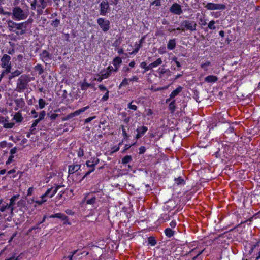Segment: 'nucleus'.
<instances>
[{
    "instance_id": "nucleus-1",
    "label": "nucleus",
    "mask_w": 260,
    "mask_h": 260,
    "mask_svg": "<svg viewBox=\"0 0 260 260\" xmlns=\"http://www.w3.org/2000/svg\"><path fill=\"white\" fill-rule=\"evenodd\" d=\"M51 2V0H33L30 4L31 9L36 10L37 15H41L43 13V10Z\"/></svg>"
},
{
    "instance_id": "nucleus-2",
    "label": "nucleus",
    "mask_w": 260,
    "mask_h": 260,
    "mask_svg": "<svg viewBox=\"0 0 260 260\" xmlns=\"http://www.w3.org/2000/svg\"><path fill=\"white\" fill-rule=\"evenodd\" d=\"M30 81L29 77L26 75H21L18 79L15 90L18 92H23L27 88L28 82Z\"/></svg>"
},
{
    "instance_id": "nucleus-3",
    "label": "nucleus",
    "mask_w": 260,
    "mask_h": 260,
    "mask_svg": "<svg viewBox=\"0 0 260 260\" xmlns=\"http://www.w3.org/2000/svg\"><path fill=\"white\" fill-rule=\"evenodd\" d=\"M197 23L193 21L183 20L181 22L180 27L177 28V30L185 31L186 30L194 31L197 30Z\"/></svg>"
},
{
    "instance_id": "nucleus-4",
    "label": "nucleus",
    "mask_w": 260,
    "mask_h": 260,
    "mask_svg": "<svg viewBox=\"0 0 260 260\" xmlns=\"http://www.w3.org/2000/svg\"><path fill=\"white\" fill-rule=\"evenodd\" d=\"M12 15L15 20H22L28 17V13L24 11L20 7L17 6L13 8Z\"/></svg>"
},
{
    "instance_id": "nucleus-5",
    "label": "nucleus",
    "mask_w": 260,
    "mask_h": 260,
    "mask_svg": "<svg viewBox=\"0 0 260 260\" xmlns=\"http://www.w3.org/2000/svg\"><path fill=\"white\" fill-rule=\"evenodd\" d=\"M97 23L104 32H107L110 29V22L108 20H105L100 18L97 20Z\"/></svg>"
},
{
    "instance_id": "nucleus-6",
    "label": "nucleus",
    "mask_w": 260,
    "mask_h": 260,
    "mask_svg": "<svg viewBox=\"0 0 260 260\" xmlns=\"http://www.w3.org/2000/svg\"><path fill=\"white\" fill-rule=\"evenodd\" d=\"M205 7L208 10H224L226 6L225 5L220 4H215L212 3H208Z\"/></svg>"
},
{
    "instance_id": "nucleus-7",
    "label": "nucleus",
    "mask_w": 260,
    "mask_h": 260,
    "mask_svg": "<svg viewBox=\"0 0 260 260\" xmlns=\"http://www.w3.org/2000/svg\"><path fill=\"white\" fill-rule=\"evenodd\" d=\"M159 71L157 72L159 75V78L164 80L167 79L169 76H170L172 72L169 69L159 68Z\"/></svg>"
},
{
    "instance_id": "nucleus-8",
    "label": "nucleus",
    "mask_w": 260,
    "mask_h": 260,
    "mask_svg": "<svg viewBox=\"0 0 260 260\" xmlns=\"http://www.w3.org/2000/svg\"><path fill=\"white\" fill-rule=\"evenodd\" d=\"M89 108V106H87L86 107H83V108H82L81 109H79L78 110H76L74 112L68 114V115H67V116H66L65 117H64L62 119V120L63 121L68 120L73 118V117H74L75 116L79 115L80 114H81V113L84 112L85 110H86L87 109H88Z\"/></svg>"
},
{
    "instance_id": "nucleus-9",
    "label": "nucleus",
    "mask_w": 260,
    "mask_h": 260,
    "mask_svg": "<svg viewBox=\"0 0 260 260\" xmlns=\"http://www.w3.org/2000/svg\"><path fill=\"white\" fill-rule=\"evenodd\" d=\"M28 21H25L20 23H18L15 29L18 30L19 31H16L17 35H23L26 32V25Z\"/></svg>"
},
{
    "instance_id": "nucleus-10",
    "label": "nucleus",
    "mask_w": 260,
    "mask_h": 260,
    "mask_svg": "<svg viewBox=\"0 0 260 260\" xmlns=\"http://www.w3.org/2000/svg\"><path fill=\"white\" fill-rule=\"evenodd\" d=\"M109 5L107 0L103 1L100 4V14L105 15L109 9Z\"/></svg>"
},
{
    "instance_id": "nucleus-11",
    "label": "nucleus",
    "mask_w": 260,
    "mask_h": 260,
    "mask_svg": "<svg viewBox=\"0 0 260 260\" xmlns=\"http://www.w3.org/2000/svg\"><path fill=\"white\" fill-rule=\"evenodd\" d=\"M50 218H57L61 219L64 221V224H70V222H69L68 217L65 214L61 213H58L50 216Z\"/></svg>"
},
{
    "instance_id": "nucleus-12",
    "label": "nucleus",
    "mask_w": 260,
    "mask_h": 260,
    "mask_svg": "<svg viewBox=\"0 0 260 260\" xmlns=\"http://www.w3.org/2000/svg\"><path fill=\"white\" fill-rule=\"evenodd\" d=\"M170 11L172 13L177 15H180L182 13L181 6L177 3L173 4L170 7Z\"/></svg>"
},
{
    "instance_id": "nucleus-13",
    "label": "nucleus",
    "mask_w": 260,
    "mask_h": 260,
    "mask_svg": "<svg viewBox=\"0 0 260 260\" xmlns=\"http://www.w3.org/2000/svg\"><path fill=\"white\" fill-rule=\"evenodd\" d=\"M11 57L7 54H4L1 58V66L3 68L8 67L11 65Z\"/></svg>"
},
{
    "instance_id": "nucleus-14",
    "label": "nucleus",
    "mask_w": 260,
    "mask_h": 260,
    "mask_svg": "<svg viewBox=\"0 0 260 260\" xmlns=\"http://www.w3.org/2000/svg\"><path fill=\"white\" fill-rule=\"evenodd\" d=\"M40 58L44 62L50 60L51 59V54H50L47 50H43L40 54Z\"/></svg>"
},
{
    "instance_id": "nucleus-15",
    "label": "nucleus",
    "mask_w": 260,
    "mask_h": 260,
    "mask_svg": "<svg viewBox=\"0 0 260 260\" xmlns=\"http://www.w3.org/2000/svg\"><path fill=\"white\" fill-rule=\"evenodd\" d=\"M86 164L87 167L92 168V169L87 171V172L83 177L82 180L84 179L87 175L90 174L92 172H93L94 170V167L95 166V164H94V160H93L92 161L87 160L86 162Z\"/></svg>"
},
{
    "instance_id": "nucleus-16",
    "label": "nucleus",
    "mask_w": 260,
    "mask_h": 260,
    "mask_svg": "<svg viewBox=\"0 0 260 260\" xmlns=\"http://www.w3.org/2000/svg\"><path fill=\"white\" fill-rule=\"evenodd\" d=\"M81 165H72L69 166L68 173L69 174H72L80 169Z\"/></svg>"
},
{
    "instance_id": "nucleus-17",
    "label": "nucleus",
    "mask_w": 260,
    "mask_h": 260,
    "mask_svg": "<svg viewBox=\"0 0 260 260\" xmlns=\"http://www.w3.org/2000/svg\"><path fill=\"white\" fill-rule=\"evenodd\" d=\"M15 103L17 106V108H15L17 110L18 108H22L25 105V102L23 98H19L14 100Z\"/></svg>"
},
{
    "instance_id": "nucleus-18",
    "label": "nucleus",
    "mask_w": 260,
    "mask_h": 260,
    "mask_svg": "<svg viewBox=\"0 0 260 260\" xmlns=\"http://www.w3.org/2000/svg\"><path fill=\"white\" fill-rule=\"evenodd\" d=\"M7 22L9 30L11 31L16 32V30L14 29L16 28L18 23H16L12 20H8Z\"/></svg>"
},
{
    "instance_id": "nucleus-19",
    "label": "nucleus",
    "mask_w": 260,
    "mask_h": 260,
    "mask_svg": "<svg viewBox=\"0 0 260 260\" xmlns=\"http://www.w3.org/2000/svg\"><path fill=\"white\" fill-rule=\"evenodd\" d=\"M217 80V77L214 75H209L205 78V81L208 83H214Z\"/></svg>"
},
{
    "instance_id": "nucleus-20",
    "label": "nucleus",
    "mask_w": 260,
    "mask_h": 260,
    "mask_svg": "<svg viewBox=\"0 0 260 260\" xmlns=\"http://www.w3.org/2000/svg\"><path fill=\"white\" fill-rule=\"evenodd\" d=\"M121 62V58L119 57H117L114 59L113 64L115 68V69L114 70L115 71H117L118 68V66Z\"/></svg>"
},
{
    "instance_id": "nucleus-21",
    "label": "nucleus",
    "mask_w": 260,
    "mask_h": 260,
    "mask_svg": "<svg viewBox=\"0 0 260 260\" xmlns=\"http://www.w3.org/2000/svg\"><path fill=\"white\" fill-rule=\"evenodd\" d=\"M182 90V87L179 86L175 90H173L170 95V99H173L177 96Z\"/></svg>"
},
{
    "instance_id": "nucleus-22",
    "label": "nucleus",
    "mask_w": 260,
    "mask_h": 260,
    "mask_svg": "<svg viewBox=\"0 0 260 260\" xmlns=\"http://www.w3.org/2000/svg\"><path fill=\"white\" fill-rule=\"evenodd\" d=\"M13 119L17 122H21L23 120V118L20 112L19 111L15 113V114L14 116Z\"/></svg>"
},
{
    "instance_id": "nucleus-23",
    "label": "nucleus",
    "mask_w": 260,
    "mask_h": 260,
    "mask_svg": "<svg viewBox=\"0 0 260 260\" xmlns=\"http://www.w3.org/2000/svg\"><path fill=\"white\" fill-rule=\"evenodd\" d=\"M176 42L175 39L170 40L167 44V48L169 50H173L175 48Z\"/></svg>"
},
{
    "instance_id": "nucleus-24",
    "label": "nucleus",
    "mask_w": 260,
    "mask_h": 260,
    "mask_svg": "<svg viewBox=\"0 0 260 260\" xmlns=\"http://www.w3.org/2000/svg\"><path fill=\"white\" fill-rule=\"evenodd\" d=\"M19 197V195H15L13 196L10 199V203L9 204V207L13 206L15 204V201L18 199Z\"/></svg>"
},
{
    "instance_id": "nucleus-25",
    "label": "nucleus",
    "mask_w": 260,
    "mask_h": 260,
    "mask_svg": "<svg viewBox=\"0 0 260 260\" xmlns=\"http://www.w3.org/2000/svg\"><path fill=\"white\" fill-rule=\"evenodd\" d=\"M169 109L171 111V113H173L176 109L175 100H173L169 105Z\"/></svg>"
},
{
    "instance_id": "nucleus-26",
    "label": "nucleus",
    "mask_w": 260,
    "mask_h": 260,
    "mask_svg": "<svg viewBox=\"0 0 260 260\" xmlns=\"http://www.w3.org/2000/svg\"><path fill=\"white\" fill-rule=\"evenodd\" d=\"M165 233L168 237L170 238L174 235V232L171 228H168L165 230Z\"/></svg>"
},
{
    "instance_id": "nucleus-27",
    "label": "nucleus",
    "mask_w": 260,
    "mask_h": 260,
    "mask_svg": "<svg viewBox=\"0 0 260 260\" xmlns=\"http://www.w3.org/2000/svg\"><path fill=\"white\" fill-rule=\"evenodd\" d=\"M132 160V156L130 155H126L122 159V164H126Z\"/></svg>"
},
{
    "instance_id": "nucleus-28",
    "label": "nucleus",
    "mask_w": 260,
    "mask_h": 260,
    "mask_svg": "<svg viewBox=\"0 0 260 260\" xmlns=\"http://www.w3.org/2000/svg\"><path fill=\"white\" fill-rule=\"evenodd\" d=\"M147 129L148 128L146 126H143L138 128L137 129V133H140L142 135H143L146 132Z\"/></svg>"
},
{
    "instance_id": "nucleus-29",
    "label": "nucleus",
    "mask_w": 260,
    "mask_h": 260,
    "mask_svg": "<svg viewBox=\"0 0 260 260\" xmlns=\"http://www.w3.org/2000/svg\"><path fill=\"white\" fill-rule=\"evenodd\" d=\"M34 69L36 71H38V73L39 75L42 74L44 72L43 67L40 64H37L35 67Z\"/></svg>"
},
{
    "instance_id": "nucleus-30",
    "label": "nucleus",
    "mask_w": 260,
    "mask_h": 260,
    "mask_svg": "<svg viewBox=\"0 0 260 260\" xmlns=\"http://www.w3.org/2000/svg\"><path fill=\"white\" fill-rule=\"evenodd\" d=\"M148 241V243L151 246H154L156 244V241L154 237H149Z\"/></svg>"
},
{
    "instance_id": "nucleus-31",
    "label": "nucleus",
    "mask_w": 260,
    "mask_h": 260,
    "mask_svg": "<svg viewBox=\"0 0 260 260\" xmlns=\"http://www.w3.org/2000/svg\"><path fill=\"white\" fill-rule=\"evenodd\" d=\"M91 86V84H89V83H88L86 82H84L82 85H81V88L82 90H87V89Z\"/></svg>"
},
{
    "instance_id": "nucleus-32",
    "label": "nucleus",
    "mask_w": 260,
    "mask_h": 260,
    "mask_svg": "<svg viewBox=\"0 0 260 260\" xmlns=\"http://www.w3.org/2000/svg\"><path fill=\"white\" fill-rule=\"evenodd\" d=\"M6 202L2 199L0 200V211L4 212L6 210Z\"/></svg>"
},
{
    "instance_id": "nucleus-33",
    "label": "nucleus",
    "mask_w": 260,
    "mask_h": 260,
    "mask_svg": "<svg viewBox=\"0 0 260 260\" xmlns=\"http://www.w3.org/2000/svg\"><path fill=\"white\" fill-rule=\"evenodd\" d=\"M162 63V61L160 58H158L156 61L152 62V65L154 68L158 66L159 65H160Z\"/></svg>"
},
{
    "instance_id": "nucleus-34",
    "label": "nucleus",
    "mask_w": 260,
    "mask_h": 260,
    "mask_svg": "<svg viewBox=\"0 0 260 260\" xmlns=\"http://www.w3.org/2000/svg\"><path fill=\"white\" fill-rule=\"evenodd\" d=\"M215 22L214 20L211 21L208 25V27L212 30H214L216 29V27L215 26Z\"/></svg>"
},
{
    "instance_id": "nucleus-35",
    "label": "nucleus",
    "mask_w": 260,
    "mask_h": 260,
    "mask_svg": "<svg viewBox=\"0 0 260 260\" xmlns=\"http://www.w3.org/2000/svg\"><path fill=\"white\" fill-rule=\"evenodd\" d=\"M45 101L43 99H40L39 100V106L40 109H43L45 106Z\"/></svg>"
},
{
    "instance_id": "nucleus-36",
    "label": "nucleus",
    "mask_w": 260,
    "mask_h": 260,
    "mask_svg": "<svg viewBox=\"0 0 260 260\" xmlns=\"http://www.w3.org/2000/svg\"><path fill=\"white\" fill-rule=\"evenodd\" d=\"M96 198L94 196L92 197L90 199H87L86 204H93L95 202Z\"/></svg>"
},
{
    "instance_id": "nucleus-37",
    "label": "nucleus",
    "mask_w": 260,
    "mask_h": 260,
    "mask_svg": "<svg viewBox=\"0 0 260 260\" xmlns=\"http://www.w3.org/2000/svg\"><path fill=\"white\" fill-rule=\"evenodd\" d=\"M21 74V72L19 70H16L11 73V75L10 77V79L18 76Z\"/></svg>"
},
{
    "instance_id": "nucleus-38",
    "label": "nucleus",
    "mask_w": 260,
    "mask_h": 260,
    "mask_svg": "<svg viewBox=\"0 0 260 260\" xmlns=\"http://www.w3.org/2000/svg\"><path fill=\"white\" fill-rule=\"evenodd\" d=\"M52 190V188L48 189V190L46 191V192L45 193V194L41 196V198L44 199V198L46 197H50V196L51 194V192Z\"/></svg>"
},
{
    "instance_id": "nucleus-39",
    "label": "nucleus",
    "mask_w": 260,
    "mask_h": 260,
    "mask_svg": "<svg viewBox=\"0 0 260 260\" xmlns=\"http://www.w3.org/2000/svg\"><path fill=\"white\" fill-rule=\"evenodd\" d=\"M128 81H129V79H127V78H124L122 80L121 83L120 84L119 88H120L121 87H122V86H125L127 85H128Z\"/></svg>"
},
{
    "instance_id": "nucleus-40",
    "label": "nucleus",
    "mask_w": 260,
    "mask_h": 260,
    "mask_svg": "<svg viewBox=\"0 0 260 260\" xmlns=\"http://www.w3.org/2000/svg\"><path fill=\"white\" fill-rule=\"evenodd\" d=\"M211 64L210 61H206L205 63L201 64V68L204 69L205 71H207V67Z\"/></svg>"
},
{
    "instance_id": "nucleus-41",
    "label": "nucleus",
    "mask_w": 260,
    "mask_h": 260,
    "mask_svg": "<svg viewBox=\"0 0 260 260\" xmlns=\"http://www.w3.org/2000/svg\"><path fill=\"white\" fill-rule=\"evenodd\" d=\"M62 186H63L57 185L55 188V189H54V190L52 192L50 196V198H52L57 192V190Z\"/></svg>"
},
{
    "instance_id": "nucleus-42",
    "label": "nucleus",
    "mask_w": 260,
    "mask_h": 260,
    "mask_svg": "<svg viewBox=\"0 0 260 260\" xmlns=\"http://www.w3.org/2000/svg\"><path fill=\"white\" fill-rule=\"evenodd\" d=\"M133 101H132L131 103H129L128 105V108L129 109L134 110H137V106L135 105H133Z\"/></svg>"
},
{
    "instance_id": "nucleus-43",
    "label": "nucleus",
    "mask_w": 260,
    "mask_h": 260,
    "mask_svg": "<svg viewBox=\"0 0 260 260\" xmlns=\"http://www.w3.org/2000/svg\"><path fill=\"white\" fill-rule=\"evenodd\" d=\"M60 23V20L58 19H56L54 21H53L52 23V25L54 27H57L59 25Z\"/></svg>"
},
{
    "instance_id": "nucleus-44",
    "label": "nucleus",
    "mask_w": 260,
    "mask_h": 260,
    "mask_svg": "<svg viewBox=\"0 0 260 260\" xmlns=\"http://www.w3.org/2000/svg\"><path fill=\"white\" fill-rule=\"evenodd\" d=\"M46 115V112L45 111H42L40 113V114H39V117L38 118V119L39 120H42V119H43L44 118V117Z\"/></svg>"
},
{
    "instance_id": "nucleus-45",
    "label": "nucleus",
    "mask_w": 260,
    "mask_h": 260,
    "mask_svg": "<svg viewBox=\"0 0 260 260\" xmlns=\"http://www.w3.org/2000/svg\"><path fill=\"white\" fill-rule=\"evenodd\" d=\"M176 181L177 185L182 184L184 183V179H182L181 177H179L178 178L176 179Z\"/></svg>"
},
{
    "instance_id": "nucleus-46",
    "label": "nucleus",
    "mask_w": 260,
    "mask_h": 260,
    "mask_svg": "<svg viewBox=\"0 0 260 260\" xmlns=\"http://www.w3.org/2000/svg\"><path fill=\"white\" fill-rule=\"evenodd\" d=\"M14 125V124L13 123H7L4 124V127L6 128H11Z\"/></svg>"
},
{
    "instance_id": "nucleus-47",
    "label": "nucleus",
    "mask_w": 260,
    "mask_h": 260,
    "mask_svg": "<svg viewBox=\"0 0 260 260\" xmlns=\"http://www.w3.org/2000/svg\"><path fill=\"white\" fill-rule=\"evenodd\" d=\"M47 115L50 116V118L51 120H55L56 118V117H57L58 116V114L55 113H52L50 115L49 113H48Z\"/></svg>"
},
{
    "instance_id": "nucleus-48",
    "label": "nucleus",
    "mask_w": 260,
    "mask_h": 260,
    "mask_svg": "<svg viewBox=\"0 0 260 260\" xmlns=\"http://www.w3.org/2000/svg\"><path fill=\"white\" fill-rule=\"evenodd\" d=\"M109 91H107L105 94L103 96L102 100L103 101H106L109 98Z\"/></svg>"
},
{
    "instance_id": "nucleus-49",
    "label": "nucleus",
    "mask_w": 260,
    "mask_h": 260,
    "mask_svg": "<svg viewBox=\"0 0 260 260\" xmlns=\"http://www.w3.org/2000/svg\"><path fill=\"white\" fill-rule=\"evenodd\" d=\"M121 129H122V131L123 136L125 138H127L128 137V135L126 133V131H125V129L124 128V126L123 125H121Z\"/></svg>"
},
{
    "instance_id": "nucleus-50",
    "label": "nucleus",
    "mask_w": 260,
    "mask_h": 260,
    "mask_svg": "<svg viewBox=\"0 0 260 260\" xmlns=\"http://www.w3.org/2000/svg\"><path fill=\"white\" fill-rule=\"evenodd\" d=\"M102 75L103 78L105 79L108 78L110 75V74L108 72V71H106L105 73H102Z\"/></svg>"
},
{
    "instance_id": "nucleus-51",
    "label": "nucleus",
    "mask_w": 260,
    "mask_h": 260,
    "mask_svg": "<svg viewBox=\"0 0 260 260\" xmlns=\"http://www.w3.org/2000/svg\"><path fill=\"white\" fill-rule=\"evenodd\" d=\"M14 156L13 155H11L9 156L8 160L6 162V164H10L11 162H12L13 161Z\"/></svg>"
},
{
    "instance_id": "nucleus-52",
    "label": "nucleus",
    "mask_w": 260,
    "mask_h": 260,
    "mask_svg": "<svg viewBox=\"0 0 260 260\" xmlns=\"http://www.w3.org/2000/svg\"><path fill=\"white\" fill-rule=\"evenodd\" d=\"M172 60L174 61L175 62V63H176V64L177 67H181V64L180 63V62L178 61H177V57H173L172 58Z\"/></svg>"
},
{
    "instance_id": "nucleus-53",
    "label": "nucleus",
    "mask_w": 260,
    "mask_h": 260,
    "mask_svg": "<svg viewBox=\"0 0 260 260\" xmlns=\"http://www.w3.org/2000/svg\"><path fill=\"white\" fill-rule=\"evenodd\" d=\"M95 116L90 117L85 120L84 123H87L95 118Z\"/></svg>"
},
{
    "instance_id": "nucleus-54",
    "label": "nucleus",
    "mask_w": 260,
    "mask_h": 260,
    "mask_svg": "<svg viewBox=\"0 0 260 260\" xmlns=\"http://www.w3.org/2000/svg\"><path fill=\"white\" fill-rule=\"evenodd\" d=\"M146 151V148L144 146H141L139 148V154H143Z\"/></svg>"
},
{
    "instance_id": "nucleus-55",
    "label": "nucleus",
    "mask_w": 260,
    "mask_h": 260,
    "mask_svg": "<svg viewBox=\"0 0 260 260\" xmlns=\"http://www.w3.org/2000/svg\"><path fill=\"white\" fill-rule=\"evenodd\" d=\"M78 250H75L74 251L71 255H69L68 258L69 259V260H72L73 257H74V255L77 252Z\"/></svg>"
},
{
    "instance_id": "nucleus-56",
    "label": "nucleus",
    "mask_w": 260,
    "mask_h": 260,
    "mask_svg": "<svg viewBox=\"0 0 260 260\" xmlns=\"http://www.w3.org/2000/svg\"><path fill=\"white\" fill-rule=\"evenodd\" d=\"M153 66L152 65V63H151L150 64H149L148 66H147L146 67V69L145 70V71L143 72V73H145L146 72V71H148V70H151L153 68Z\"/></svg>"
},
{
    "instance_id": "nucleus-57",
    "label": "nucleus",
    "mask_w": 260,
    "mask_h": 260,
    "mask_svg": "<svg viewBox=\"0 0 260 260\" xmlns=\"http://www.w3.org/2000/svg\"><path fill=\"white\" fill-rule=\"evenodd\" d=\"M142 47L141 44H139L137 47L134 50L132 54L137 53L139 50V49Z\"/></svg>"
},
{
    "instance_id": "nucleus-58",
    "label": "nucleus",
    "mask_w": 260,
    "mask_h": 260,
    "mask_svg": "<svg viewBox=\"0 0 260 260\" xmlns=\"http://www.w3.org/2000/svg\"><path fill=\"white\" fill-rule=\"evenodd\" d=\"M18 149L17 147H14L13 148H12V149H11L10 150V154L11 155H13L15 153H16Z\"/></svg>"
},
{
    "instance_id": "nucleus-59",
    "label": "nucleus",
    "mask_w": 260,
    "mask_h": 260,
    "mask_svg": "<svg viewBox=\"0 0 260 260\" xmlns=\"http://www.w3.org/2000/svg\"><path fill=\"white\" fill-rule=\"evenodd\" d=\"M99 88L100 89V90L101 91H108L107 88H106V87L105 86H104L103 85H100L99 86Z\"/></svg>"
},
{
    "instance_id": "nucleus-60",
    "label": "nucleus",
    "mask_w": 260,
    "mask_h": 260,
    "mask_svg": "<svg viewBox=\"0 0 260 260\" xmlns=\"http://www.w3.org/2000/svg\"><path fill=\"white\" fill-rule=\"evenodd\" d=\"M40 121V120H39L38 119L35 120L32 124L31 125V126H32V127H35L37 124L39 123V122Z\"/></svg>"
},
{
    "instance_id": "nucleus-61",
    "label": "nucleus",
    "mask_w": 260,
    "mask_h": 260,
    "mask_svg": "<svg viewBox=\"0 0 260 260\" xmlns=\"http://www.w3.org/2000/svg\"><path fill=\"white\" fill-rule=\"evenodd\" d=\"M78 155L79 157H82L84 155V151L82 149L80 148L79 149Z\"/></svg>"
},
{
    "instance_id": "nucleus-62",
    "label": "nucleus",
    "mask_w": 260,
    "mask_h": 260,
    "mask_svg": "<svg viewBox=\"0 0 260 260\" xmlns=\"http://www.w3.org/2000/svg\"><path fill=\"white\" fill-rule=\"evenodd\" d=\"M140 67L141 68H143V69H144L145 70H146V67H147V63L146 62H142L140 64Z\"/></svg>"
},
{
    "instance_id": "nucleus-63",
    "label": "nucleus",
    "mask_w": 260,
    "mask_h": 260,
    "mask_svg": "<svg viewBox=\"0 0 260 260\" xmlns=\"http://www.w3.org/2000/svg\"><path fill=\"white\" fill-rule=\"evenodd\" d=\"M170 225L172 228H174L176 225V222L175 221H172L170 223Z\"/></svg>"
},
{
    "instance_id": "nucleus-64",
    "label": "nucleus",
    "mask_w": 260,
    "mask_h": 260,
    "mask_svg": "<svg viewBox=\"0 0 260 260\" xmlns=\"http://www.w3.org/2000/svg\"><path fill=\"white\" fill-rule=\"evenodd\" d=\"M6 260H19L18 257H15L14 256H12L11 257H10L8 259H6Z\"/></svg>"
}]
</instances>
